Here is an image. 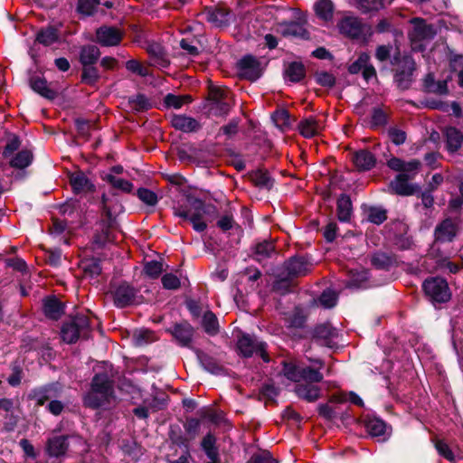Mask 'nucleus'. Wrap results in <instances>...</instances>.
Segmentation results:
<instances>
[{
  "instance_id": "f257e3e1",
  "label": "nucleus",
  "mask_w": 463,
  "mask_h": 463,
  "mask_svg": "<svg viewBox=\"0 0 463 463\" xmlns=\"http://www.w3.org/2000/svg\"><path fill=\"white\" fill-rule=\"evenodd\" d=\"M116 400L114 381L106 373H96L90 382V388L83 397V404L90 409H107Z\"/></svg>"
},
{
  "instance_id": "f03ea898",
  "label": "nucleus",
  "mask_w": 463,
  "mask_h": 463,
  "mask_svg": "<svg viewBox=\"0 0 463 463\" xmlns=\"http://www.w3.org/2000/svg\"><path fill=\"white\" fill-rule=\"evenodd\" d=\"M211 205H206L202 200L188 196L184 203L174 206V214L182 218L184 221H190L193 228L196 232H203L207 228V224L203 220L205 214L209 213Z\"/></svg>"
},
{
  "instance_id": "7ed1b4c3",
  "label": "nucleus",
  "mask_w": 463,
  "mask_h": 463,
  "mask_svg": "<svg viewBox=\"0 0 463 463\" xmlns=\"http://www.w3.org/2000/svg\"><path fill=\"white\" fill-rule=\"evenodd\" d=\"M460 221L453 218H446L439 222L434 229V241L430 245L428 255L431 258H440L446 260L445 252L440 245L451 243L461 232Z\"/></svg>"
},
{
  "instance_id": "20e7f679",
  "label": "nucleus",
  "mask_w": 463,
  "mask_h": 463,
  "mask_svg": "<svg viewBox=\"0 0 463 463\" xmlns=\"http://www.w3.org/2000/svg\"><path fill=\"white\" fill-rule=\"evenodd\" d=\"M61 338L66 344H75L80 339H88L91 334L90 318L85 315L71 317L62 323Z\"/></svg>"
},
{
  "instance_id": "39448f33",
  "label": "nucleus",
  "mask_w": 463,
  "mask_h": 463,
  "mask_svg": "<svg viewBox=\"0 0 463 463\" xmlns=\"http://www.w3.org/2000/svg\"><path fill=\"white\" fill-rule=\"evenodd\" d=\"M232 107V96L227 88L212 86L209 88L206 104L207 111L214 117L228 115Z\"/></svg>"
},
{
  "instance_id": "423d86ee",
  "label": "nucleus",
  "mask_w": 463,
  "mask_h": 463,
  "mask_svg": "<svg viewBox=\"0 0 463 463\" xmlns=\"http://www.w3.org/2000/svg\"><path fill=\"white\" fill-rule=\"evenodd\" d=\"M313 263L307 256H294L287 260L276 275L278 282H288L296 278L305 276L311 271Z\"/></svg>"
},
{
  "instance_id": "0eeeda50",
  "label": "nucleus",
  "mask_w": 463,
  "mask_h": 463,
  "mask_svg": "<svg viewBox=\"0 0 463 463\" xmlns=\"http://www.w3.org/2000/svg\"><path fill=\"white\" fill-rule=\"evenodd\" d=\"M308 312L301 306H296L285 314L286 327L290 331L292 338L298 340L308 338Z\"/></svg>"
},
{
  "instance_id": "6e6552de",
  "label": "nucleus",
  "mask_w": 463,
  "mask_h": 463,
  "mask_svg": "<svg viewBox=\"0 0 463 463\" xmlns=\"http://www.w3.org/2000/svg\"><path fill=\"white\" fill-rule=\"evenodd\" d=\"M123 205L116 197V194H112L109 197L106 194L101 196V210L102 214L107 218V229L104 232L105 239L101 242L110 241L111 239L109 234V229L112 227L115 222L117 215L123 211Z\"/></svg>"
},
{
  "instance_id": "1a4fd4ad",
  "label": "nucleus",
  "mask_w": 463,
  "mask_h": 463,
  "mask_svg": "<svg viewBox=\"0 0 463 463\" xmlns=\"http://www.w3.org/2000/svg\"><path fill=\"white\" fill-rule=\"evenodd\" d=\"M237 347L244 357H250L254 354H259L265 362L269 361L266 345L264 343H258L250 335L244 334L239 337Z\"/></svg>"
},
{
  "instance_id": "9d476101",
  "label": "nucleus",
  "mask_w": 463,
  "mask_h": 463,
  "mask_svg": "<svg viewBox=\"0 0 463 463\" xmlns=\"http://www.w3.org/2000/svg\"><path fill=\"white\" fill-rule=\"evenodd\" d=\"M337 26L342 34L351 39H361L365 35L366 25L358 17L345 16Z\"/></svg>"
},
{
  "instance_id": "9b49d317",
  "label": "nucleus",
  "mask_w": 463,
  "mask_h": 463,
  "mask_svg": "<svg viewBox=\"0 0 463 463\" xmlns=\"http://www.w3.org/2000/svg\"><path fill=\"white\" fill-rule=\"evenodd\" d=\"M306 20L282 22L277 25V33L284 37L298 38L307 40L310 37L309 32L306 28Z\"/></svg>"
},
{
  "instance_id": "f8f14e48",
  "label": "nucleus",
  "mask_w": 463,
  "mask_h": 463,
  "mask_svg": "<svg viewBox=\"0 0 463 463\" xmlns=\"http://www.w3.org/2000/svg\"><path fill=\"white\" fill-rule=\"evenodd\" d=\"M335 336V329L331 323L325 322L308 327V338L323 346H331L333 338Z\"/></svg>"
},
{
  "instance_id": "ddd939ff",
  "label": "nucleus",
  "mask_w": 463,
  "mask_h": 463,
  "mask_svg": "<svg viewBox=\"0 0 463 463\" xmlns=\"http://www.w3.org/2000/svg\"><path fill=\"white\" fill-rule=\"evenodd\" d=\"M124 36V33L114 26H100L96 30V41L101 46L111 47L118 45Z\"/></svg>"
},
{
  "instance_id": "4468645a",
  "label": "nucleus",
  "mask_w": 463,
  "mask_h": 463,
  "mask_svg": "<svg viewBox=\"0 0 463 463\" xmlns=\"http://www.w3.org/2000/svg\"><path fill=\"white\" fill-rule=\"evenodd\" d=\"M104 300L112 301L118 308L138 305L143 301L142 297L137 296L135 291H106Z\"/></svg>"
},
{
  "instance_id": "2eb2a0df",
  "label": "nucleus",
  "mask_w": 463,
  "mask_h": 463,
  "mask_svg": "<svg viewBox=\"0 0 463 463\" xmlns=\"http://www.w3.org/2000/svg\"><path fill=\"white\" fill-rule=\"evenodd\" d=\"M5 268H11L14 272L20 275V289L31 288L29 279L31 276L30 269L24 260L19 257L7 258L3 260Z\"/></svg>"
},
{
  "instance_id": "dca6fc26",
  "label": "nucleus",
  "mask_w": 463,
  "mask_h": 463,
  "mask_svg": "<svg viewBox=\"0 0 463 463\" xmlns=\"http://www.w3.org/2000/svg\"><path fill=\"white\" fill-rule=\"evenodd\" d=\"M202 16L216 27L230 24V11L223 5L207 6L202 12Z\"/></svg>"
},
{
  "instance_id": "f3484780",
  "label": "nucleus",
  "mask_w": 463,
  "mask_h": 463,
  "mask_svg": "<svg viewBox=\"0 0 463 463\" xmlns=\"http://www.w3.org/2000/svg\"><path fill=\"white\" fill-rule=\"evenodd\" d=\"M238 69L241 77L254 81L261 75L260 61L253 56L248 55L238 61Z\"/></svg>"
},
{
  "instance_id": "a211bd4d",
  "label": "nucleus",
  "mask_w": 463,
  "mask_h": 463,
  "mask_svg": "<svg viewBox=\"0 0 463 463\" xmlns=\"http://www.w3.org/2000/svg\"><path fill=\"white\" fill-rule=\"evenodd\" d=\"M387 165L396 172H400V175H407V178L412 180L418 174L421 163L418 159H412L409 162H405L398 157H392L388 160Z\"/></svg>"
},
{
  "instance_id": "6ab92c4d",
  "label": "nucleus",
  "mask_w": 463,
  "mask_h": 463,
  "mask_svg": "<svg viewBox=\"0 0 463 463\" xmlns=\"http://www.w3.org/2000/svg\"><path fill=\"white\" fill-rule=\"evenodd\" d=\"M177 343L182 346L190 347L194 334V328L187 322L175 323L167 329Z\"/></svg>"
},
{
  "instance_id": "aec40b11",
  "label": "nucleus",
  "mask_w": 463,
  "mask_h": 463,
  "mask_svg": "<svg viewBox=\"0 0 463 463\" xmlns=\"http://www.w3.org/2000/svg\"><path fill=\"white\" fill-rule=\"evenodd\" d=\"M415 64L411 60L404 59L394 74V80L402 90H408L412 82V73Z\"/></svg>"
},
{
  "instance_id": "412c9836",
  "label": "nucleus",
  "mask_w": 463,
  "mask_h": 463,
  "mask_svg": "<svg viewBox=\"0 0 463 463\" xmlns=\"http://www.w3.org/2000/svg\"><path fill=\"white\" fill-rule=\"evenodd\" d=\"M59 388L53 384H47L39 388H35L28 394L30 401H34L37 406H43L46 402H51L59 396Z\"/></svg>"
},
{
  "instance_id": "4be33fe9",
  "label": "nucleus",
  "mask_w": 463,
  "mask_h": 463,
  "mask_svg": "<svg viewBox=\"0 0 463 463\" xmlns=\"http://www.w3.org/2000/svg\"><path fill=\"white\" fill-rule=\"evenodd\" d=\"M409 178H407V175H397L394 180H392L390 184V188L392 191L398 195L402 196H409L412 195L420 191V186L410 183Z\"/></svg>"
},
{
  "instance_id": "5701e85b",
  "label": "nucleus",
  "mask_w": 463,
  "mask_h": 463,
  "mask_svg": "<svg viewBox=\"0 0 463 463\" xmlns=\"http://www.w3.org/2000/svg\"><path fill=\"white\" fill-rule=\"evenodd\" d=\"M64 303L56 296L51 295L43 300V311L46 317L58 320L64 314Z\"/></svg>"
},
{
  "instance_id": "b1692460",
  "label": "nucleus",
  "mask_w": 463,
  "mask_h": 463,
  "mask_svg": "<svg viewBox=\"0 0 463 463\" xmlns=\"http://www.w3.org/2000/svg\"><path fill=\"white\" fill-rule=\"evenodd\" d=\"M146 51L153 61V65L160 68H167L170 64V60L165 49L158 43H148L146 46Z\"/></svg>"
},
{
  "instance_id": "393cba45",
  "label": "nucleus",
  "mask_w": 463,
  "mask_h": 463,
  "mask_svg": "<svg viewBox=\"0 0 463 463\" xmlns=\"http://www.w3.org/2000/svg\"><path fill=\"white\" fill-rule=\"evenodd\" d=\"M277 254L278 252L273 241L263 240L257 242L253 247L252 257L260 263H263L267 260L272 259Z\"/></svg>"
},
{
  "instance_id": "a878e982",
  "label": "nucleus",
  "mask_w": 463,
  "mask_h": 463,
  "mask_svg": "<svg viewBox=\"0 0 463 463\" xmlns=\"http://www.w3.org/2000/svg\"><path fill=\"white\" fill-rule=\"evenodd\" d=\"M170 122L173 128L184 133L197 132L202 128L198 120L186 115H173Z\"/></svg>"
},
{
  "instance_id": "bb28decb",
  "label": "nucleus",
  "mask_w": 463,
  "mask_h": 463,
  "mask_svg": "<svg viewBox=\"0 0 463 463\" xmlns=\"http://www.w3.org/2000/svg\"><path fill=\"white\" fill-rule=\"evenodd\" d=\"M411 23L413 28L410 33V37L413 41H421L430 39L435 35V31L430 24H428L424 19L413 18Z\"/></svg>"
},
{
  "instance_id": "cd10ccee",
  "label": "nucleus",
  "mask_w": 463,
  "mask_h": 463,
  "mask_svg": "<svg viewBox=\"0 0 463 463\" xmlns=\"http://www.w3.org/2000/svg\"><path fill=\"white\" fill-rule=\"evenodd\" d=\"M295 393L299 399H302L307 402H315L321 397V388L313 383H296Z\"/></svg>"
},
{
  "instance_id": "c85d7f7f",
  "label": "nucleus",
  "mask_w": 463,
  "mask_h": 463,
  "mask_svg": "<svg viewBox=\"0 0 463 463\" xmlns=\"http://www.w3.org/2000/svg\"><path fill=\"white\" fill-rule=\"evenodd\" d=\"M70 184L75 194H88L94 192L95 185L82 172H75L70 175Z\"/></svg>"
},
{
  "instance_id": "c756f323",
  "label": "nucleus",
  "mask_w": 463,
  "mask_h": 463,
  "mask_svg": "<svg viewBox=\"0 0 463 463\" xmlns=\"http://www.w3.org/2000/svg\"><path fill=\"white\" fill-rule=\"evenodd\" d=\"M298 128L304 137L311 138L321 132L323 126L317 118L309 116L299 121Z\"/></svg>"
},
{
  "instance_id": "7c9ffc66",
  "label": "nucleus",
  "mask_w": 463,
  "mask_h": 463,
  "mask_svg": "<svg viewBox=\"0 0 463 463\" xmlns=\"http://www.w3.org/2000/svg\"><path fill=\"white\" fill-rule=\"evenodd\" d=\"M352 161L359 171H368L375 165L376 158L372 152L362 149L352 155Z\"/></svg>"
},
{
  "instance_id": "2f4dec72",
  "label": "nucleus",
  "mask_w": 463,
  "mask_h": 463,
  "mask_svg": "<svg viewBox=\"0 0 463 463\" xmlns=\"http://www.w3.org/2000/svg\"><path fill=\"white\" fill-rule=\"evenodd\" d=\"M68 448V437L64 435L55 436L49 439L46 445L49 456L56 458L65 455Z\"/></svg>"
},
{
  "instance_id": "473e14b6",
  "label": "nucleus",
  "mask_w": 463,
  "mask_h": 463,
  "mask_svg": "<svg viewBox=\"0 0 463 463\" xmlns=\"http://www.w3.org/2000/svg\"><path fill=\"white\" fill-rule=\"evenodd\" d=\"M100 51L98 46L85 44L80 47L79 61L82 66L95 65L100 57Z\"/></svg>"
},
{
  "instance_id": "72a5a7b5",
  "label": "nucleus",
  "mask_w": 463,
  "mask_h": 463,
  "mask_svg": "<svg viewBox=\"0 0 463 463\" xmlns=\"http://www.w3.org/2000/svg\"><path fill=\"white\" fill-rule=\"evenodd\" d=\"M316 363L319 364V368H313L311 366L301 367L299 383L317 384L323 381V374L319 369L323 367L324 363L321 360H317Z\"/></svg>"
},
{
  "instance_id": "f704fd0d",
  "label": "nucleus",
  "mask_w": 463,
  "mask_h": 463,
  "mask_svg": "<svg viewBox=\"0 0 463 463\" xmlns=\"http://www.w3.org/2000/svg\"><path fill=\"white\" fill-rule=\"evenodd\" d=\"M447 149L450 153L457 152L463 142L462 133L454 127L447 128L445 130Z\"/></svg>"
},
{
  "instance_id": "c9c22d12",
  "label": "nucleus",
  "mask_w": 463,
  "mask_h": 463,
  "mask_svg": "<svg viewBox=\"0 0 463 463\" xmlns=\"http://www.w3.org/2000/svg\"><path fill=\"white\" fill-rule=\"evenodd\" d=\"M30 86L35 92L46 99H53L57 95L56 91L49 87L46 80L39 76L31 78Z\"/></svg>"
},
{
  "instance_id": "e433bc0d",
  "label": "nucleus",
  "mask_w": 463,
  "mask_h": 463,
  "mask_svg": "<svg viewBox=\"0 0 463 463\" xmlns=\"http://www.w3.org/2000/svg\"><path fill=\"white\" fill-rule=\"evenodd\" d=\"M314 10L319 19L328 22L333 18L335 6L331 0H317L314 5Z\"/></svg>"
},
{
  "instance_id": "4c0bfd02",
  "label": "nucleus",
  "mask_w": 463,
  "mask_h": 463,
  "mask_svg": "<svg viewBox=\"0 0 463 463\" xmlns=\"http://www.w3.org/2000/svg\"><path fill=\"white\" fill-rule=\"evenodd\" d=\"M371 263L378 269H389L396 265L397 260L393 255L379 251L372 255Z\"/></svg>"
},
{
  "instance_id": "58836bf2",
  "label": "nucleus",
  "mask_w": 463,
  "mask_h": 463,
  "mask_svg": "<svg viewBox=\"0 0 463 463\" xmlns=\"http://www.w3.org/2000/svg\"><path fill=\"white\" fill-rule=\"evenodd\" d=\"M80 268L82 270L84 279H92L101 272L99 260L94 258L82 260Z\"/></svg>"
},
{
  "instance_id": "ea45409f",
  "label": "nucleus",
  "mask_w": 463,
  "mask_h": 463,
  "mask_svg": "<svg viewBox=\"0 0 463 463\" xmlns=\"http://www.w3.org/2000/svg\"><path fill=\"white\" fill-rule=\"evenodd\" d=\"M338 296L335 291H323L317 298H312L309 307L321 306L324 308H332L336 305Z\"/></svg>"
},
{
  "instance_id": "a19ab883",
  "label": "nucleus",
  "mask_w": 463,
  "mask_h": 463,
  "mask_svg": "<svg viewBox=\"0 0 463 463\" xmlns=\"http://www.w3.org/2000/svg\"><path fill=\"white\" fill-rule=\"evenodd\" d=\"M337 218L340 222H348L352 214V202L348 195L341 194L337 200Z\"/></svg>"
},
{
  "instance_id": "79ce46f5",
  "label": "nucleus",
  "mask_w": 463,
  "mask_h": 463,
  "mask_svg": "<svg viewBox=\"0 0 463 463\" xmlns=\"http://www.w3.org/2000/svg\"><path fill=\"white\" fill-rule=\"evenodd\" d=\"M59 40V30L54 26L41 29L36 35V41L45 46H49Z\"/></svg>"
},
{
  "instance_id": "37998d69",
  "label": "nucleus",
  "mask_w": 463,
  "mask_h": 463,
  "mask_svg": "<svg viewBox=\"0 0 463 463\" xmlns=\"http://www.w3.org/2000/svg\"><path fill=\"white\" fill-rule=\"evenodd\" d=\"M162 283L165 289H178L179 288L190 287L187 278H179L175 274L166 273L162 277Z\"/></svg>"
},
{
  "instance_id": "c03bdc74",
  "label": "nucleus",
  "mask_w": 463,
  "mask_h": 463,
  "mask_svg": "<svg viewBox=\"0 0 463 463\" xmlns=\"http://www.w3.org/2000/svg\"><path fill=\"white\" fill-rule=\"evenodd\" d=\"M201 446L209 459H217L219 458V450L216 447V438L211 432L207 433L202 442Z\"/></svg>"
},
{
  "instance_id": "a18cd8bd",
  "label": "nucleus",
  "mask_w": 463,
  "mask_h": 463,
  "mask_svg": "<svg viewBox=\"0 0 463 463\" xmlns=\"http://www.w3.org/2000/svg\"><path fill=\"white\" fill-rule=\"evenodd\" d=\"M202 326L209 335H215L220 331L218 318L212 311H206L202 319Z\"/></svg>"
},
{
  "instance_id": "49530a36",
  "label": "nucleus",
  "mask_w": 463,
  "mask_h": 463,
  "mask_svg": "<svg viewBox=\"0 0 463 463\" xmlns=\"http://www.w3.org/2000/svg\"><path fill=\"white\" fill-rule=\"evenodd\" d=\"M348 287L351 288H365L371 287L368 271L362 269L353 272L348 281Z\"/></svg>"
},
{
  "instance_id": "de8ad7c7",
  "label": "nucleus",
  "mask_w": 463,
  "mask_h": 463,
  "mask_svg": "<svg viewBox=\"0 0 463 463\" xmlns=\"http://www.w3.org/2000/svg\"><path fill=\"white\" fill-rule=\"evenodd\" d=\"M423 295L436 308H439L442 304L451 299L450 291H423Z\"/></svg>"
},
{
  "instance_id": "09e8293b",
  "label": "nucleus",
  "mask_w": 463,
  "mask_h": 463,
  "mask_svg": "<svg viewBox=\"0 0 463 463\" xmlns=\"http://www.w3.org/2000/svg\"><path fill=\"white\" fill-rule=\"evenodd\" d=\"M424 86L429 92L435 94H447L448 84L446 80L436 81L432 74H428L424 80Z\"/></svg>"
},
{
  "instance_id": "8fccbe9b",
  "label": "nucleus",
  "mask_w": 463,
  "mask_h": 463,
  "mask_svg": "<svg viewBox=\"0 0 463 463\" xmlns=\"http://www.w3.org/2000/svg\"><path fill=\"white\" fill-rule=\"evenodd\" d=\"M285 75L290 81L298 82L305 77L306 70L301 62L293 61L287 66Z\"/></svg>"
},
{
  "instance_id": "3c124183",
  "label": "nucleus",
  "mask_w": 463,
  "mask_h": 463,
  "mask_svg": "<svg viewBox=\"0 0 463 463\" xmlns=\"http://www.w3.org/2000/svg\"><path fill=\"white\" fill-rule=\"evenodd\" d=\"M353 5L363 14L377 12L384 7L383 0H352Z\"/></svg>"
},
{
  "instance_id": "603ef678",
  "label": "nucleus",
  "mask_w": 463,
  "mask_h": 463,
  "mask_svg": "<svg viewBox=\"0 0 463 463\" xmlns=\"http://www.w3.org/2000/svg\"><path fill=\"white\" fill-rule=\"evenodd\" d=\"M250 179L260 188L269 190L273 186V180L269 174L261 169L251 173Z\"/></svg>"
},
{
  "instance_id": "864d4df0",
  "label": "nucleus",
  "mask_w": 463,
  "mask_h": 463,
  "mask_svg": "<svg viewBox=\"0 0 463 463\" xmlns=\"http://www.w3.org/2000/svg\"><path fill=\"white\" fill-rule=\"evenodd\" d=\"M33 160V153L30 150L24 149L18 152L11 160L10 165L14 168L24 169L27 167Z\"/></svg>"
},
{
  "instance_id": "5fc2aeb1",
  "label": "nucleus",
  "mask_w": 463,
  "mask_h": 463,
  "mask_svg": "<svg viewBox=\"0 0 463 463\" xmlns=\"http://www.w3.org/2000/svg\"><path fill=\"white\" fill-rule=\"evenodd\" d=\"M197 356L202 365L213 373H220L222 372V366L213 357L202 351H197Z\"/></svg>"
},
{
  "instance_id": "6e6d98bb",
  "label": "nucleus",
  "mask_w": 463,
  "mask_h": 463,
  "mask_svg": "<svg viewBox=\"0 0 463 463\" xmlns=\"http://www.w3.org/2000/svg\"><path fill=\"white\" fill-rule=\"evenodd\" d=\"M192 101V98L190 95H174L167 94L164 98V105L165 108H174L180 109L184 104L190 103Z\"/></svg>"
},
{
  "instance_id": "4d7b16f0",
  "label": "nucleus",
  "mask_w": 463,
  "mask_h": 463,
  "mask_svg": "<svg viewBox=\"0 0 463 463\" xmlns=\"http://www.w3.org/2000/svg\"><path fill=\"white\" fill-rule=\"evenodd\" d=\"M99 70L94 65L82 66L81 81L87 85L94 86L99 80Z\"/></svg>"
},
{
  "instance_id": "13d9d810",
  "label": "nucleus",
  "mask_w": 463,
  "mask_h": 463,
  "mask_svg": "<svg viewBox=\"0 0 463 463\" xmlns=\"http://www.w3.org/2000/svg\"><path fill=\"white\" fill-rule=\"evenodd\" d=\"M128 103L130 109L137 112L146 111L152 108L150 101L143 94H137L134 97H131L128 100Z\"/></svg>"
},
{
  "instance_id": "bf43d9fd",
  "label": "nucleus",
  "mask_w": 463,
  "mask_h": 463,
  "mask_svg": "<svg viewBox=\"0 0 463 463\" xmlns=\"http://www.w3.org/2000/svg\"><path fill=\"white\" fill-rule=\"evenodd\" d=\"M114 189L120 190L124 193H130L133 189V184L126 179L117 177L113 175H107L104 178Z\"/></svg>"
},
{
  "instance_id": "052dcab7",
  "label": "nucleus",
  "mask_w": 463,
  "mask_h": 463,
  "mask_svg": "<svg viewBox=\"0 0 463 463\" xmlns=\"http://www.w3.org/2000/svg\"><path fill=\"white\" fill-rule=\"evenodd\" d=\"M155 333L149 329L136 330L133 334L135 345L142 346L144 345L156 341Z\"/></svg>"
},
{
  "instance_id": "680f3d73",
  "label": "nucleus",
  "mask_w": 463,
  "mask_h": 463,
  "mask_svg": "<svg viewBox=\"0 0 463 463\" xmlns=\"http://www.w3.org/2000/svg\"><path fill=\"white\" fill-rule=\"evenodd\" d=\"M365 427L368 433L373 437H379L385 433V422L380 419H369L365 422Z\"/></svg>"
},
{
  "instance_id": "e2e57ef3",
  "label": "nucleus",
  "mask_w": 463,
  "mask_h": 463,
  "mask_svg": "<svg viewBox=\"0 0 463 463\" xmlns=\"http://www.w3.org/2000/svg\"><path fill=\"white\" fill-rule=\"evenodd\" d=\"M275 125L281 130H285L291 126V118L288 110L278 109L272 115Z\"/></svg>"
},
{
  "instance_id": "0e129e2a",
  "label": "nucleus",
  "mask_w": 463,
  "mask_h": 463,
  "mask_svg": "<svg viewBox=\"0 0 463 463\" xmlns=\"http://www.w3.org/2000/svg\"><path fill=\"white\" fill-rule=\"evenodd\" d=\"M282 364L283 368L281 373L283 375L296 383H299L301 366H298L291 362L286 361H283Z\"/></svg>"
},
{
  "instance_id": "69168bd1",
  "label": "nucleus",
  "mask_w": 463,
  "mask_h": 463,
  "mask_svg": "<svg viewBox=\"0 0 463 463\" xmlns=\"http://www.w3.org/2000/svg\"><path fill=\"white\" fill-rule=\"evenodd\" d=\"M99 5V0H79L77 11L82 15L90 16L95 14Z\"/></svg>"
},
{
  "instance_id": "338daca9",
  "label": "nucleus",
  "mask_w": 463,
  "mask_h": 463,
  "mask_svg": "<svg viewBox=\"0 0 463 463\" xmlns=\"http://www.w3.org/2000/svg\"><path fill=\"white\" fill-rule=\"evenodd\" d=\"M143 272L151 279H156L163 272V263L157 260L147 261L144 265Z\"/></svg>"
},
{
  "instance_id": "774afa93",
  "label": "nucleus",
  "mask_w": 463,
  "mask_h": 463,
  "mask_svg": "<svg viewBox=\"0 0 463 463\" xmlns=\"http://www.w3.org/2000/svg\"><path fill=\"white\" fill-rule=\"evenodd\" d=\"M12 373L7 378V383L11 386H18L23 379V367L18 361H14L11 365Z\"/></svg>"
}]
</instances>
